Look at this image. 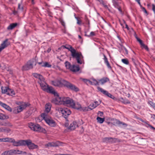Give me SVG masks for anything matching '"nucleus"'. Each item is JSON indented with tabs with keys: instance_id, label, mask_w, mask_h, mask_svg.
Wrapping results in <instances>:
<instances>
[{
	"instance_id": "obj_1",
	"label": "nucleus",
	"mask_w": 155,
	"mask_h": 155,
	"mask_svg": "<svg viewBox=\"0 0 155 155\" xmlns=\"http://www.w3.org/2000/svg\"><path fill=\"white\" fill-rule=\"evenodd\" d=\"M51 83L53 85L56 87H62L63 85L72 91L78 92L79 91V88L75 85L64 80L61 81L56 80L52 81Z\"/></svg>"
},
{
	"instance_id": "obj_2",
	"label": "nucleus",
	"mask_w": 155,
	"mask_h": 155,
	"mask_svg": "<svg viewBox=\"0 0 155 155\" xmlns=\"http://www.w3.org/2000/svg\"><path fill=\"white\" fill-rule=\"evenodd\" d=\"M65 48L68 50L71 53L72 57L75 58L78 64H81L84 62V57L81 52L77 51L71 46L69 45L68 47H65Z\"/></svg>"
},
{
	"instance_id": "obj_3",
	"label": "nucleus",
	"mask_w": 155,
	"mask_h": 155,
	"mask_svg": "<svg viewBox=\"0 0 155 155\" xmlns=\"http://www.w3.org/2000/svg\"><path fill=\"white\" fill-rule=\"evenodd\" d=\"M63 104H66L68 106L71 107L73 108L79 110L81 107L80 104H75L73 100L69 97H63Z\"/></svg>"
},
{
	"instance_id": "obj_4",
	"label": "nucleus",
	"mask_w": 155,
	"mask_h": 155,
	"mask_svg": "<svg viewBox=\"0 0 155 155\" xmlns=\"http://www.w3.org/2000/svg\"><path fill=\"white\" fill-rule=\"evenodd\" d=\"M29 127L32 130L35 131L39 132L45 133L46 132L45 129L41 127L39 124H34L32 123H30L29 124Z\"/></svg>"
},
{
	"instance_id": "obj_5",
	"label": "nucleus",
	"mask_w": 155,
	"mask_h": 155,
	"mask_svg": "<svg viewBox=\"0 0 155 155\" xmlns=\"http://www.w3.org/2000/svg\"><path fill=\"white\" fill-rule=\"evenodd\" d=\"M41 117L45 120L46 122L49 126L54 127L56 125V122L51 118L48 117V114L46 113H43L41 115Z\"/></svg>"
},
{
	"instance_id": "obj_6",
	"label": "nucleus",
	"mask_w": 155,
	"mask_h": 155,
	"mask_svg": "<svg viewBox=\"0 0 155 155\" xmlns=\"http://www.w3.org/2000/svg\"><path fill=\"white\" fill-rule=\"evenodd\" d=\"M40 84L42 89L48 93H51L54 95H57V92H56L51 87H49L47 84L45 82Z\"/></svg>"
},
{
	"instance_id": "obj_7",
	"label": "nucleus",
	"mask_w": 155,
	"mask_h": 155,
	"mask_svg": "<svg viewBox=\"0 0 155 155\" xmlns=\"http://www.w3.org/2000/svg\"><path fill=\"white\" fill-rule=\"evenodd\" d=\"M34 65L35 66L36 63L35 60L34 59H32L28 61L24 65L22 68L23 71H27L32 69L33 68Z\"/></svg>"
},
{
	"instance_id": "obj_8",
	"label": "nucleus",
	"mask_w": 155,
	"mask_h": 155,
	"mask_svg": "<svg viewBox=\"0 0 155 155\" xmlns=\"http://www.w3.org/2000/svg\"><path fill=\"white\" fill-rule=\"evenodd\" d=\"M25 146L27 145L30 150H33L38 148L37 145L32 143L31 141L30 140H25Z\"/></svg>"
},
{
	"instance_id": "obj_9",
	"label": "nucleus",
	"mask_w": 155,
	"mask_h": 155,
	"mask_svg": "<svg viewBox=\"0 0 155 155\" xmlns=\"http://www.w3.org/2000/svg\"><path fill=\"white\" fill-rule=\"evenodd\" d=\"M57 95H54L55 96V98H53L52 100V102L56 104H62L63 103V97H59L58 94L57 93Z\"/></svg>"
},
{
	"instance_id": "obj_10",
	"label": "nucleus",
	"mask_w": 155,
	"mask_h": 155,
	"mask_svg": "<svg viewBox=\"0 0 155 155\" xmlns=\"http://www.w3.org/2000/svg\"><path fill=\"white\" fill-rule=\"evenodd\" d=\"M97 88L99 91L101 92L104 94L113 99H114L115 98L114 96L109 93L107 91L104 90L99 87H97Z\"/></svg>"
},
{
	"instance_id": "obj_11",
	"label": "nucleus",
	"mask_w": 155,
	"mask_h": 155,
	"mask_svg": "<svg viewBox=\"0 0 155 155\" xmlns=\"http://www.w3.org/2000/svg\"><path fill=\"white\" fill-rule=\"evenodd\" d=\"M25 140H20L15 141V140L12 139V142L13 143V145L14 146H25Z\"/></svg>"
},
{
	"instance_id": "obj_12",
	"label": "nucleus",
	"mask_w": 155,
	"mask_h": 155,
	"mask_svg": "<svg viewBox=\"0 0 155 155\" xmlns=\"http://www.w3.org/2000/svg\"><path fill=\"white\" fill-rule=\"evenodd\" d=\"M61 144L58 141L57 142H49L45 145V147L49 148L50 147H55L61 145Z\"/></svg>"
},
{
	"instance_id": "obj_13",
	"label": "nucleus",
	"mask_w": 155,
	"mask_h": 155,
	"mask_svg": "<svg viewBox=\"0 0 155 155\" xmlns=\"http://www.w3.org/2000/svg\"><path fill=\"white\" fill-rule=\"evenodd\" d=\"M111 123L114 125L122 124L125 126V127H127V124L126 123L121 122L119 120L116 119H112Z\"/></svg>"
},
{
	"instance_id": "obj_14",
	"label": "nucleus",
	"mask_w": 155,
	"mask_h": 155,
	"mask_svg": "<svg viewBox=\"0 0 155 155\" xmlns=\"http://www.w3.org/2000/svg\"><path fill=\"white\" fill-rule=\"evenodd\" d=\"M71 114L70 110L66 108H63L62 114L65 118H66Z\"/></svg>"
},
{
	"instance_id": "obj_15",
	"label": "nucleus",
	"mask_w": 155,
	"mask_h": 155,
	"mask_svg": "<svg viewBox=\"0 0 155 155\" xmlns=\"http://www.w3.org/2000/svg\"><path fill=\"white\" fill-rule=\"evenodd\" d=\"M78 127V125L76 121H73L70 125L68 129L71 130H74Z\"/></svg>"
},
{
	"instance_id": "obj_16",
	"label": "nucleus",
	"mask_w": 155,
	"mask_h": 155,
	"mask_svg": "<svg viewBox=\"0 0 155 155\" xmlns=\"http://www.w3.org/2000/svg\"><path fill=\"white\" fill-rule=\"evenodd\" d=\"M10 44V42L8 41V39H6L4 40L1 44L0 47L3 50L7 47Z\"/></svg>"
},
{
	"instance_id": "obj_17",
	"label": "nucleus",
	"mask_w": 155,
	"mask_h": 155,
	"mask_svg": "<svg viewBox=\"0 0 155 155\" xmlns=\"http://www.w3.org/2000/svg\"><path fill=\"white\" fill-rule=\"evenodd\" d=\"M104 140L106 142L114 143L117 141V139L112 137H105L104 139Z\"/></svg>"
},
{
	"instance_id": "obj_18",
	"label": "nucleus",
	"mask_w": 155,
	"mask_h": 155,
	"mask_svg": "<svg viewBox=\"0 0 155 155\" xmlns=\"http://www.w3.org/2000/svg\"><path fill=\"white\" fill-rule=\"evenodd\" d=\"M103 56L104 57L103 59L104 61V63L106 64L108 68L109 69H111V67L108 61V59L107 57L104 54H103Z\"/></svg>"
},
{
	"instance_id": "obj_19",
	"label": "nucleus",
	"mask_w": 155,
	"mask_h": 155,
	"mask_svg": "<svg viewBox=\"0 0 155 155\" xmlns=\"http://www.w3.org/2000/svg\"><path fill=\"white\" fill-rule=\"evenodd\" d=\"M0 105L9 111H12V108L10 107L1 101L0 103Z\"/></svg>"
},
{
	"instance_id": "obj_20",
	"label": "nucleus",
	"mask_w": 155,
	"mask_h": 155,
	"mask_svg": "<svg viewBox=\"0 0 155 155\" xmlns=\"http://www.w3.org/2000/svg\"><path fill=\"white\" fill-rule=\"evenodd\" d=\"M109 79L107 77H103L99 80V81L101 82V84L103 85L104 83L109 81Z\"/></svg>"
},
{
	"instance_id": "obj_21",
	"label": "nucleus",
	"mask_w": 155,
	"mask_h": 155,
	"mask_svg": "<svg viewBox=\"0 0 155 155\" xmlns=\"http://www.w3.org/2000/svg\"><path fill=\"white\" fill-rule=\"evenodd\" d=\"M51 104L50 103H47L45 105V110L44 113H46L48 114V113L51 110Z\"/></svg>"
},
{
	"instance_id": "obj_22",
	"label": "nucleus",
	"mask_w": 155,
	"mask_h": 155,
	"mask_svg": "<svg viewBox=\"0 0 155 155\" xmlns=\"http://www.w3.org/2000/svg\"><path fill=\"white\" fill-rule=\"evenodd\" d=\"M80 68L78 65H73L72 66L70 70L73 72H77L78 71Z\"/></svg>"
},
{
	"instance_id": "obj_23",
	"label": "nucleus",
	"mask_w": 155,
	"mask_h": 155,
	"mask_svg": "<svg viewBox=\"0 0 155 155\" xmlns=\"http://www.w3.org/2000/svg\"><path fill=\"white\" fill-rule=\"evenodd\" d=\"M0 125L1 126L11 127L12 126L11 124L8 122L2 121L0 122Z\"/></svg>"
},
{
	"instance_id": "obj_24",
	"label": "nucleus",
	"mask_w": 155,
	"mask_h": 155,
	"mask_svg": "<svg viewBox=\"0 0 155 155\" xmlns=\"http://www.w3.org/2000/svg\"><path fill=\"white\" fill-rule=\"evenodd\" d=\"M17 25V23H12L8 27L7 29L8 30H12L15 28Z\"/></svg>"
},
{
	"instance_id": "obj_25",
	"label": "nucleus",
	"mask_w": 155,
	"mask_h": 155,
	"mask_svg": "<svg viewBox=\"0 0 155 155\" xmlns=\"http://www.w3.org/2000/svg\"><path fill=\"white\" fill-rule=\"evenodd\" d=\"M1 155H13L12 150L11 149L4 151L2 153Z\"/></svg>"
},
{
	"instance_id": "obj_26",
	"label": "nucleus",
	"mask_w": 155,
	"mask_h": 155,
	"mask_svg": "<svg viewBox=\"0 0 155 155\" xmlns=\"http://www.w3.org/2000/svg\"><path fill=\"white\" fill-rule=\"evenodd\" d=\"M38 82L40 84L45 82V79L43 78V76L40 75L38 78Z\"/></svg>"
},
{
	"instance_id": "obj_27",
	"label": "nucleus",
	"mask_w": 155,
	"mask_h": 155,
	"mask_svg": "<svg viewBox=\"0 0 155 155\" xmlns=\"http://www.w3.org/2000/svg\"><path fill=\"white\" fill-rule=\"evenodd\" d=\"M8 88H9L8 87H1L2 93V94H7Z\"/></svg>"
},
{
	"instance_id": "obj_28",
	"label": "nucleus",
	"mask_w": 155,
	"mask_h": 155,
	"mask_svg": "<svg viewBox=\"0 0 155 155\" xmlns=\"http://www.w3.org/2000/svg\"><path fill=\"white\" fill-rule=\"evenodd\" d=\"M89 31V30L87 31H85L84 32L85 33V34L84 35L85 36L87 37H93L95 36V34L94 32L91 31L90 32V35H87L86 34V33L87 31Z\"/></svg>"
},
{
	"instance_id": "obj_29",
	"label": "nucleus",
	"mask_w": 155,
	"mask_h": 155,
	"mask_svg": "<svg viewBox=\"0 0 155 155\" xmlns=\"http://www.w3.org/2000/svg\"><path fill=\"white\" fill-rule=\"evenodd\" d=\"M30 105V104L28 102H23L20 105L24 109L27 107L29 106Z\"/></svg>"
},
{
	"instance_id": "obj_30",
	"label": "nucleus",
	"mask_w": 155,
	"mask_h": 155,
	"mask_svg": "<svg viewBox=\"0 0 155 155\" xmlns=\"http://www.w3.org/2000/svg\"><path fill=\"white\" fill-rule=\"evenodd\" d=\"M91 80V85H99L98 82L94 78H92Z\"/></svg>"
},
{
	"instance_id": "obj_31",
	"label": "nucleus",
	"mask_w": 155,
	"mask_h": 155,
	"mask_svg": "<svg viewBox=\"0 0 155 155\" xmlns=\"http://www.w3.org/2000/svg\"><path fill=\"white\" fill-rule=\"evenodd\" d=\"M65 66L67 69L71 70V68L72 66L71 65L70 63L67 61H66L65 63Z\"/></svg>"
},
{
	"instance_id": "obj_32",
	"label": "nucleus",
	"mask_w": 155,
	"mask_h": 155,
	"mask_svg": "<svg viewBox=\"0 0 155 155\" xmlns=\"http://www.w3.org/2000/svg\"><path fill=\"white\" fill-rule=\"evenodd\" d=\"M7 94L9 95H15V92L13 90H12L9 88H8V91Z\"/></svg>"
},
{
	"instance_id": "obj_33",
	"label": "nucleus",
	"mask_w": 155,
	"mask_h": 155,
	"mask_svg": "<svg viewBox=\"0 0 155 155\" xmlns=\"http://www.w3.org/2000/svg\"><path fill=\"white\" fill-rule=\"evenodd\" d=\"M97 122L100 124L103 123L104 121V118H102L98 117L97 118Z\"/></svg>"
},
{
	"instance_id": "obj_34",
	"label": "nucleus",
	"mask_w": 155,
	"mask_h": 155,
	"mask_svg": "<svg viewBox=\"0 0 155 155\" xmlns=\"http://www.w3.org/2000/svg\"><path fill=\"white\" fill-rule=\"evenodd\" d=\"M12 155L14 154H20L21 151L18 150H15L14 149H12Z\"/></svg>"
},
{
	"instance_id": "obj_35",
	"label": "nucleus",
	"mask_w": 155,
	"mask_h": 155,
	"mask_svg": "<svg viewBox=\"0 0 155 155\" xmlns=\"http://www.w3.org/2000/svg\"><path fill=\"white\" fill-rule=\"evenodd\" d=\"M8 118V116H6L5 115L2 113H0V120H3L7 119Z\"/></svg>"
},
{
	"instance_id": "obj_36",
	"label": "nucleus",
	"mask_w": 155,
	"mask_h": 155,
	"mask_svg": "<svg viewBox=\"0 0 155 155\" xmlns=\"http://www.w3.org/2000/svg\"><path fill=\"white\" fill-rule=\"evenodd\" d=\"M41 66L45 67L50 68L51 66V65L49 64L47 62H45L43 63V64Z\"/></svg>"
},
{
	"instance_id": "obj_37",
	"label": "nucleus",
	"mask_w": 155,
	"mask_h": 155,
	"mask_svg": "<svg viewBox=\"0 0 155 155\" xmlns=\"http://www.w3.org/2000/svg\"><path fill=\"white\" fill-rule=\"evenodd\" d=\"M12 139L13 138H10L9 137L3 138L4 142L11 143Z\"/></svg>"
},
{
	"instance_id": "obj_38",
	"label": "nucleus",
	"mask_w": 155,
	"mask_h": 155,
	"mask_svg": "<svg viewBox=\"0 0 155 155\" xmlns=\"http://www.w3.org/2000/svg\"><path fill=\"white\" fill-rule=\"evenodd\" d=\"M63 110V108L59 107H57L55 108V110L56 111L59 112V113H62Z\"/></svg>"
},
{
	"instance_id": "obj_39",
	"label": "nucleus",
	"mask_w": 155,
	"mask_h": 155,
	"mask_svg": "<svg viewBox=\"0 0 155 155\" xmlns=\"http://www.w3.org/2000/svg\"><path fill=\"white\" fill-rule=\"evenodd\" d=\"M89 109H90L91 110H92L96 107V106L95 104L94 103H93V104H90L89 106Z\"/></svg>"
},
{
	"instance_id": "obj_40",
	"label": "nucleus",
	"mask_w": 155,
	"mask_h": 155,
	"mask_svg": "<svg viewBox=\"0 0 155 155\" xmlns=\"http://www.w3.org/2000/svg\"><path fill=\"white\" fill-rule=\"evenodd\" d=\"M148 104H149L152 108H153L155 105V103H153L152 101H148Z\"/></svg>"
},
{
	"instance_id": "obj_41",
	"label": "nucleus",
	"mask_w": 155,
	"mask_h": 155,
	"mask_svg": "<svg viewBox=\"0 0 155 155\" xmlns=\"http://www.w3.org/2000/svg\"><path fill=\"white\" fill-rule=\"evenodd\" d=\"M141 47L142 48H144L145 49L147 50V51H148L149 48L148 47L145 45L143 43L141 45Z\"/></svg>"
},
{
	"instance_id": "obj_42",
	"label": "nucleus",
	"mask_w": 155,
	"mask_h": 155,
	"mask_svg": "<svg viewBox=\"0 0 155 155\" xmlns=\"http://www.w3.org/2000/svg\"><path fill=\"white\" fill-rule=\"evenodd\" d=\"M122 61L124 64H129V61L127 59H122Z\"/></svg>"
},
{
	"instance_id": "obj_43",
	"label": "nucleus",
	"mask_w": 155,
	"mask_h": 155,
	"mask_svg": "<svg viewBox=\"0 0 155 155\" xmlns=\"http://www.w3.org/2000/svg\"><path fill=\"white\" fill-rule=\"evenodd\" d=\"M18 10L19 11H22L23 10V6L21 4H18Z\"/></svg>"
},
{
	"instance_id": "obj_44",
	"label": "nucleus",
	"mask_w": 155,
	"mask_h": 155,
	"mask_svg": "<svg viewBox=\"0 0 155 155\" xmlns=\"http://www.w3.org/2000/svg\"><path fill=\"white\" fill-rule=\"evenodd\" d=\"M16 107L17 108V110H18L19 113L21 112L24 110L21 105Z\"/></svg>"
},
{
	"instance_id": "obj_45",
	"label": "nucleus",
	"mask_w": 155,
	"mask_h": 155,
	"mask_svg": "<svg viewBox=\"0 0 155 155\" xmlns=\"http://www.w3.org/2000/svg\"><path fill=\"white\" fill-rule=\"evenodd\" d=\"M81 108L79 109H82V110H83L84 111H87L89 110V107H81Z\"/></svg>"
},
{
	"instance_id": "obj_46",
	"label": "nucleus",
	"mask_w": 155,
	"mask_h": 155,
	"mask_svg": "<svg viewBox=\"0 0 155 155\" xmlns=\"http://www.w3.org/2000/svg\"><path fill=\"white\" fill-rule=\"evenodd\" d=\"M13 113L17 114L19 113V112L18 111V110H17V107H15L13 110Z\"/></svg>"
},
{
	"instance_id": "obj_47",
	"label": "nucleus",
	"mask_w": 155,
	"mask_h": 155,
	"mask_svg": "<svg viewBox=\"0 0 155 155\" xmlns=\"http://www.w3.org/2000/svg\"><path fill=\"white\" fill-rule=\"evenodd\" d=\"M77 20V23L79 25H80L82 23V21L80 19V18H76Z\"/></svg>"
},
{
	"instance_id": "obj_48",
	"label": "nucleus",
	"mask_w": 155,
	"mask_h": 155,
	"mask_svg": "<svg viewBox=\"0 0 155 155\" xmlns=\"http://www.w3.org/2000/svg\"><path fill=\"white\" fill-rule=\"evenodd\" d=\"M32 75L34 77L38 78L40 75V74L36 73H34Z\"/></svg>"
},
{
	"instance_id": "obj_49",
	"label": "nucleus",
	"mask_w": 155,
	"mask_h": 155,
	"mask_svg": "<svg viewBox=\"0 0 155 155\" xmlns=\"http://www.w3.org/2000/svg\"><path fill=\"white\" fill-rule=\"evenodd\" d=\"M136 38L137 39V41L139 42L140 44L141 45H142L143 43L141 39H140L139 38H138L137 37H136Z\"/></svg>"
},
{
	"instance_id": "obj_50",
	"label": "nucleus",
	"mask_w": 155,
	"mask_h": 155,
	"mask_svg": "<svg viewBox=\"0 0 155 155\" xmlns=\"http://www.w3.org/2000/svg\"><path fill=\"white\" fill-rule=\"evenodd\" d=\"M136 38L137 39V41L139 42L140 44L141 45H142L143 43L141 39H140L139 38H138L137 37H136Z\"/></svg>"
},
{
	"instance_id": "obj_51",
	"label": "nucleus",
	"mask_w": 155,
	"mask_h": 155,
	"mask_svg": "<svg viewBox=\"0 0 155 155\" xmlns=\"http://www.w3.org/2000/svg\"><path fill=\"white\" fill-rule=\"evenodd\" d=\"M136 38L137 39V41L139 42L140 44L141 45H142L143 43L141 39H140L139 38H138L137 37H136Z\"/></svg>"
},
{
	"instance_id": "obj_52",
	"label": "nucleus",
	"mask_w": 155,
	"mask_h": 155,
	"mask_svg": "<svg viewBox=\"0 0 155 155\" xmlns=\"http://www.w3.org/2000/svg\"><path fill=\"white\" fill-rule=\"evenodd\" d=\"M60 21L62 25L63 26L64 28H65V22L63 21V20L62 19H61L60 20Z\"/></svg>"
},
{
	"instance_id": "obj_53",
	"label": "nucleus",
	"mask_w": 155,
	"mask_h": 155,
	"mask_svg": "<svg viewBox=\"0 0 155 155\" xmlns=\"http://www.w3.org/2000/svg\"><path fill=\"white\" fill-rule=\"evenodd\" d=\"M141 8L142 9V10L143 12L145 13H146L147 14H148L147 12V11L146 10V9L145 8L142 7H141Z\"/></svg>"
},
{
	"instance_id": "obj_54",
	"label": "nucleus",
	"mask_w": 155,
	"mask_h": 155,
	"mask_svg": "<svg viewBox=\"0 0 155 155\" xmlns=\"http://www.w3.org/2000/svg\"><path fill=\"white\" fill-rule=\"evenodd\" d=\"M98 114L100 116L102 117L103 115V113L101 111H99Z\"/></svg>"
},
{
	"instance_id": "obj_55",
	"label": "nucleus",
	"mask_w": 155,
	"mask_h": 155,
	"mask_svg": "<svg viewBox=\"0 0 155 155\" xmlns=\"http://www.w3.org/2000/svg\"><path fill=\"white\" fill-rule=\"evenodd\" d=\"M152 10L154 12V13H155V5L154 4H153L152 5Z\"/></svg>"
},
{
	"instance_id": "obj_56",
	"label": "nucleus",
	"mask_w": 155,
	"mask_h": 155,
	"mask_svg": "<svg viewBox=\"0 0 155 155\" xmlns=\"http://www.w3.org/2000/svg\"><path fill=\"white\" fill-rule=\"evenodd\" d=\"M94 103L96 105V107L100 104L97 101L94 102Z\"/></svg>"
},
{
	"instance_id": "obj_57",
	"label": "nucleus",
	"mask_w": 155,
	"mask_h": 155,
	"mask_svg": "<svg viewBox=\"0 0 155 155\" xmlns=\"http://www.w3.org/2000/svg\"><path fill=\"white\" fill-rule=\"evenodd\" d=\"M151 125L148 124V123H146V126L147 127H150Z\"/></svg>"
},
{
	"instance_id": "obj_58",
	"label": "nucleus",
	"mask_w": 155,
	"mask_h": 155,
	"mask_svg": "<svg viewBox=\"0 0 155 155\" xmlns=\"http://www.w3.org/2000/svg\"><path fill=\"white\" fill-rule=\"evenodd\" d=\"M26 153H27L26 152L22 151H21L20 154H26Z\"/></svg>"
},
{
	"instance_id": "obj_59",
	"label": "nucleus",
	"mask_w": 155,
	"mask_h": 155,
	"mask_svg": "<svg viewBox=\"0 0 155 155\" xmlns=\"http://www.w3.org/2000/svg\"><path fill=\"white\" fill-rule=\"evenodd\" d=\"M5 130V129L3 127L0 128V133Z\"/></svg>"
},
{
	"instance_id": "obj_60",
	"label": "nucleus",
	"mask_w": 155,
	"mask_h": 155,
	"mask_svg": "<svg viewBox=\"0 0 155 155\" xmlns=\"http://www.w3.org/2000/svg\"><path fill=\"white\" fill-rule=\"evenodd\" d=\"M86 84H91V81L89 80H88V81H87V82Z\"/></svg>"
},
{
	"instance_id": "obj_61",
	"label": "nucleus",
	"mask_w": 155,
	"mask_h": 155,
	"mask_svg": "<svg viewBox=\"0 0 155 155\" xmlns=\"http://www.w3.org/2000/svg\"><path fill=\"white\" fill-rule=\"evenodd\" d=\"M118 9L119 10V11L121 13H122V11L121 10V8L120 7H119L118 8Z\"/></svg>"
},
{
	"instance_id": "obj_62",
	"label": "nucleus",
	"mask_w": 155,
	"mask_h": 155,
	"mask_svg": "<svg viewBox=\"0 0 155 155\" xmlns=\"http://www.w3.org/2000/svg\"><path fill=\"white\" fill-rule=\"evenodd\" d=\"M83 80L84 82H85L86 83L87 82V81H88V79H83Z\"/></svg>"
},
{
	"instance_id": "obj_63",
	"label": "nucleus",
	"mask_w": 155,
	"mask_h": 155,
	"mask_svg": "<svg viewBox=\"0 0 155 155\" xmlns=\"http://www.w3.org/2000/svg\"><path fill=\"white\" fill-rule=\"evenodd\" d=\"M55 155H70L69 154H55Z\"/></svg>"
},
{
	"instance_id": "obj_64",
	"label": "nucleus",
	"mask_w": 155,
	"mask_h": 155,
	"mask_svg": "<svg viewBox=\"0 0 155 155\" xmlns=\"http://www.w3.org/2000/svg\"><path fill=\"white\" fill-rule=\"evenodd\" d=\"M151 118L155 120V115L153 114L152 115Z\"/></svg>"
}]
</instances>
